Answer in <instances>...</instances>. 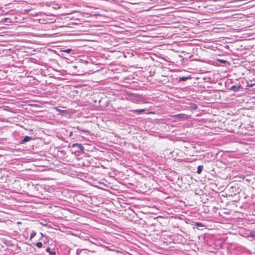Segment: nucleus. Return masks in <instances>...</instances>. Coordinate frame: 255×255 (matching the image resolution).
<instances>
[{
    "label": "nucleus",
    "mask_w": 255,
    "mask_h": 255,
    "mask_svg": "<svg viewBox=\"0 0 255 255\" xmlns=\"http://www.w3.org/2000/svg\"><path fill=\"white\" fill-rule=\"evenodd\" d=\"M172 117L177 120H188L190 119V116L186 115L185 114H179L173 115Z\"/></svg>",
    "instance_id": "1"
},
{
    "label": "nucleus",
    "mask_w": 255,
    "mask_h": 255,
    "mask_svg": "<svg viewBox=\"0 0 255 255\" xmlns=\"http://www.w3.org/2000/svg\"><path fill=\"white\" fill-rule=\"evenodd\" d=\"M73 147H76L79 149L81 151H83L84 150V148L81 144L76 143H73L72 145Z\"/></svg>",
    "instance_id": "2"
},
{
    "label": "nucleus",
    "mask_w": 255,
    "mask_h": 255,
    "mask_svg": "<svg viewBox=\"0 0 255 255\" xmlns=\"http://www.w3.org/2000/svg\"><path fill=\"white\" fill-rule=\"evenodd\" d=\"M145 109H140V110H133L130 111V112H132L133 113H135L137 115L141 114L145 112Z\"/></svg>",
    "instance_id": "3"
},
{
    "label": "nucleus",
    "mask_w": 255,
    "mask_h": 255,
    "mask_svg": "<svg viewBox=\"0 0 255 255\" xmlns=\"http://www.w3.org/2000/svg\"><path fill=\"white\" fill-rule=\"evenodd\" d=\"M32 139V138L30 136H25L23 139H22V140L21 141V143H24L27 141H29L30 140H31V139Z\"/></svg>",
    "instance_id": "4"
},
{
    "label": "nucleus",
    "mask_w": 255,
    "mask_h": 255,
    "mask_svg": "<svg viewBox=\"0 0 255 255\" xmlns=\"http://www.w3.org/2000/svg\"><path fill=\"white\" fill-rule=\"evenodd\" d=\"M240 89V86H236L235 85H233L230 87V90H232L235 92H237V91H239Z\"/></svg>",
    "instance_id": "5"
},
{
    "label": "nucleus",
    "mask_w": 255,
    "mask_h": 255,
    "mask_svg": "<svg viewBox=\"0 0 255 255\" xmlns=\"http://www.w3.org/2000/svg\"><path fill=\"white\" fill-rule=\"evenodd\" d=\"M247 237L255 239V231H250Z\"/></svg>",
    "instance_id": "6"
},
{
    "label": "nucleus",
    "mask_w": 255,
    "mask_h": 255,
    "mask_svg": "<svg viewBox=\"0 0 255 255\" xmlns=\"http://www.w3.org/2000/svg\"><path fill=\"white\" fill-rule=\"evenodd\" d=\"M85 253V250L81 249H77L76 251V255H83V253Z\"/></svg>",
    "instance_id": "7"
},
{
    "label": "nucleus",
    "mask_w": 255,
    "mask_h": 255,
    "mask_svg": "<svg viewBox=\"0 0 255 255\" xmlns=\"http://www.w3.org/2000/svg\"><path fill=\"white\" fill-rule=\"evenodd\" d=\"M46 252L48 253L50 255H56V253L55 251L51 252L50 251V248L49 247L46 249Z\"/></svg>",
    "instance_id": "8"
},
{
    "label": "nucleus",
    "mask_w": 255,
    "mask_h": 255,
    "mask_svg": "<svg viewBox=\"0 0 255 255\" xmlns=\"http://www.w3.org/2000/svg\"><path fill=\"white\" fill-rule=\"evenodd\" d=\"M203 165H199L197 167V173L199 174L201 173L202 170H203Z\"/></svg>",
    "instance_id": "9"
},
{
    "label": "nucleus",
    "mask_w": 255,
    "mask_h": 255,
    "mask_svg": "<svg viewBox=\"0 0 255 255\" xmlns=\"http://www.w3.org/2000/svg\"><path fill=\"white\" fill-rule=\"evenodd\" d=\"M1 22L8 23L10 22L11 21L9 18H4L1 19Z\"/></svg>",
    "instance_id": "10"
},
{
    "label": "nucleus",
    "mask_w": 255,
    "mask_h": 255,
    "mask_svg": "<svg viewBox=\"0 0 255 255\" xmlns=\"http://www.w3.org/2000/svg\"><path fill=\"white\" fill-rule=\"evenodd\" d=\"M189 79H190V77H182L179 78L180 81H186Z\"/></svg>",
    "instance_id": "11"
},
{
    "label": "nucleus",
    "mask_w": 255,
    "mask_h": 255,
    "mask_svg": "<svg viewBox=\"0 0 255 255\" xmlns=\"http://www.w3.org/2000/svg\"><path fill=\"white\" fill-rule=\"evenodd\" d=\"M54 109L57 112H58L60 114H63V113H66V111L60 110V109H58L57 107H55V108H54Z\"/></svg>",
    "instance_id": "12"
},
{
    "label": "nucleus",
    "mask_w": 255,
    "mask_h": 255,
    "mask_svg": "<svg viewBox=\"0 0 255 255\" xmlns=\"http://www.w3.org/2000/svg\"><path fill=\"white\" fill-rule=\"evenodd\" d=\"M36 232L34 231H32L30 235V240H32L36 236Z\"/></svg>",
    "instance_id": "13"
},
{
    "label": "nucleus",
    "mask_w": 255,
    "mask_h": 255,
    "mask_svg": "<svg viewBox=\"0 0 255 255\" xmlns=\"http://www.w3.org/2000/svg\"><path fill=\"white\" fill-rule=\"evenodd\" d=\"M196 226L199 227H204V224L201 222H197L195 224Z\"/></svg>",
    "instance_id": "14"
},
{
    "label": "nucleus",
    "mask_w": 255,
    "mask_h": 255,
    "mask_svg": "<svg viewBox=\"0 0 255 255\" xmlns=\"http://www.w3.org/2000/svg\"><path fill=\"white\" fill-rule=\"evenodd\" d=\"M36 247L38 248H41L42 247V243L41 242H37L35 244Z\"/></svg>",
    "instance_id": "15"
},
{
    "label": "nucleus",
    "mask_w": 255,
    "mask_h": 255,
    "mask_svg": "<svg viewBox=\"0 0 255 255\" xmlns=\"http://www.w3.org/2000/svg\"><path fill=\"white\" fill-rule=\"evenodd\" d=\"M198 107L196 104H193L192 105L191 109L193 110H195L197 109Z\"/></svg>",
    "instance_id": "16"
},
{
    "label": "nucleus",
    "mask_w": 255,
    "mask_h": 255,
    "mask_svg": "<svg viewBox=\"0 0 255 255\" xmlns=\"http://www.w3.org/2000/svg\"><path fill=\"white\" fill-rule=\"evenodd\" d=\"M71 51H72L71 49L68 48V49H67L66 50H64L63 51L66 52V53H69Z\"/></svg>",
    "instance_id": "17"
},
{
    "label": "nucleus",
    "mask_w": 255,
    "mask_h": 255,
    "mask_svg": "<svg viewBox=\"0 0 255 255\" xmlns=\"http://www.w3.org/2000/svg\"><path fill=\"white\" fill-rule=\"evenodd\" d=\"M77 128H78V130H80L82 131L83 132H88V130L87 129H80L79 127H78Z\"/></svg>",
    "instance_id": "18"
},
{
    "label": "nucleus",
    "mask_w": 255,
    "mask_h": 255,
    "mask_svg": "<svg viewBox=\"0 0 255 255\" xmlns=\"http://www.w3.org/2000/svg\"><path fill=\"white\" fill-rule=\"evenodd\" d=\"M72 135H73V132H72V131H71V132L69 133V136H71Z\"/></svg>",
    "instance_id": "19"
},
{
    "label": "nucleus",
    "mask_w": 255,
    "mask_h": 255,
    "mask_svg": "<svg viewBox=\"0 0 255 255\" xmlns=\"http://www.w3.org/2000/svg\"><path fill=\"white\" fill-rule=\"evenodd\" d=\"M83 250H85V253H83V255H85V254H87V250H86V249H83Z\"/></svg>",
    "instance_id": "20"
}]
</instances>
